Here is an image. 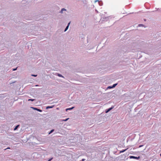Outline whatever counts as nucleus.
<instances>
[{
  "mask_svg": "<svg viewBox=\"0 0 161 161\" xmlns=\"http://www.w3.org/2000/svg\"><path fill=\"white\" fill-rule=\"evenodd\" d=\"M39 86L38 85H36V86Z\"/></svg>",
  "mask_w": 161,
  "mask_h": 161,
  "instance_id": "obj_27",
  "label": "nucleus"
},
{
  "mask_svg": "<svg viewBox=\"0 0 161 161\" xmlns=\"http://www.w3.org/2000/svg\"><path fill=\"white\" fill-rule=\"evenodd\" d=\"M31 76H34V77H36L37 76V75H34V74H32L31 75Z\"/></svg>",
  "mask_w": 161,
  "mask_h": 161,
  "instance_id": "obj_14",
  "label": "nucleus"
},
{
  "mask_svg": "<svg viewBox=\"0 0 161 161\" xmlns=\"http://www.w3.org/2000/svg\"><path fill=\"white\" fill-rule=\"evenodd\" d=\"M117 83L114 84L112 86V87L114 88V87H115V86L117 85Z\"/></svg>",
  "mask_w": 161,
  "mask_h": 161,
  "instance_id": "obj_11",
  "label": "nucleus"
},
{
  "mask_svg": "<svg viewBox=\"0 0 161 161\" xmlns=\"http://www.w3.org/2000/svg\"><path fill=\"white\" fill-rule=\"evenodd\" d=\"M68 119H69V118L66 119H64V120H63V121H66L67 120H68Z\"/></svg>",
  "mask_w": 161,
  "mask_h": 161,
  "instance_id": "obj_19",
  "label": "nucleus"
},
{
  "mask_svg": "<svg viewBox=\"0 0 161 161\" xmlns=\"http://www.w3.org/2000/svg\"><path fill=\"white\" fill-rule=\"evenodd\" d=\"M53 106H48L46 107V109H49V108H53Z\"/></svg>",
  "mask_w": 161,
  "mask_h": 161,
  "instance_id": "obj_10",
  "label": "nucleus"
},
{
  "mask_svg": "<svg viewBox=\"0 0 161 161\" xmlns=\"http://www.w3.org/2000/svg\"><path fill=\"white\" fill-rule=\"evenodd\" d=\"M143 145H140L139 146V148H140V147H142V146H143Z\"/></svg>",
  "mask_w": 161,
  "mask_h": 161,
  "instance_id": "obj_20",
  "label": "nucleus"
},
{
  "mask_svg": "<svg viewBox=\"0 0 161 161\" xmlns=\"http://www.w3.org/2000/svg\"><path fill=\"white\" fill-rule=\"evenodd\" d=\"M156 9H157V10H158L159 9V8H156Z\"/></svg>",
  "mask_w": 161,
  "mask_h": 161,
  "instance_id": "obj_28",
  "label": "nucleus"
},
{
  "mask_svg": "<svg viewBox=\"0 0 161 161\" xmlns=\"http://www.w3.org/2000/svg\"><path fill=\"white\" fill-rule=\"evenodd\" d=\"M85 160H86V159H85L83 158V159H82V160H81V161H85Z\"/></svg>",
  "mask_w": 161,
  "mask_h": 161,
  "instance_id": "obj_23",
  "label": "nucleus"
},
{
  "mask_svg": "<svg viewBox=\"0 0 161 161\" xmlns=\"http://www.w3.org/2000/svg\"><path fill=\"white\" fill-rule=\"evenodd\" d=\"M160 156H161V153L160 154Z\"/></svg>",
  "mask_w": 161,
  "mask_h": 161,
  "instance_id": "obj_30",
  "label": "nucleus"
},
{
  "mask_svg": "<svg viewBox=\"0 0 161 161\" xmlns=\"http://www.w3.org/2000/svg\"><path fill=\"white\" fill-rule=\"evenodd\" d=\"M96 12H97V13H98V12L97 11V10H96Z\"/></svg>",
  "mask_w": 161,
  "mask_h": 161,
  "instance_id": "obj_29",
  "label": "nucleus"
},
{
  "mask_svg": "<svg viewBox=\"0 0 161 161\" xmlns=\"http://www.w3.org/2000/svg\"><path fill=\"white\" fill-rule=\"evenodd\" d=\"M17 69V68H15V69H13V71H15V70H16V69Z\"/></svg>",
  "mask_w": 161,
  "mask_h": 161,
  "instance_id": "obj_21",
  "label": "nucleus"
},
{
  "mask_svg": "<svg viewBox=\"0 0 161 161\" xmlns=\"http://www.w3.org/2000/svg\"><path fill=\"white\" fill-rule=\"evenodd\" d=\"M68 110H70V108H68L66 109V110L67 111Z\"/></svg>",
  "mask_w": 161,
  "mask_h": 161,
  "instance_id": "obj_22",
  "label": "nucleus"
},
{
  "mask_svg": "<svg viewBox=\"0 0 161 161\" xmlns=\"http://www.w3.org/2000/svg\"><path fill=\"white\" fill-rule=\"evenodd\" d=\"M53 159V158H50L49 159L48 161H51V160Z\"/></svg>",
  "mask_w": 161,
  "mask_h": 161,
  "instance_id": "obj_18",
  "label": "nucleus"
},
{
  "mask_svg": "<svg viewBox=\"0 0 161 161\" xmlns=\"http://www.w3.org/2000/svg\"><path fill=\"white\" fill-rule=\"evenodd\" d=\"M144 25L143 24H139L138 25V26L139 27H140V26H143Z\"/></svg>",
  "mask_w": 161,
  "mask_h": 161,
  "instance_id": "obj_15",
  "label": "nucleus"
},
{
  "mask_svg": "<svg viewBox=\"0 0 161 161\" xmlns=\"http://www.w3.org/2000/svg\"><path fill=\"white\" fill-rule=\"evenodd\" d=\"M129 158L130 159L133 158L138 160L140 158V157L139 156L138 157H137L133 156H129Z\"/></svg>",
  "mask_w": 161,
  "mask_h": 161,
  "instance_id": "obj_1",
  "label": "nucleus"
},
{
  "mask_svg": "<svg viewBox=\"0 0 161 161\" xmlns=\"http://www.w3.org/2000/svg\"><path fill=\"white\" fill-rule=\"evenodd\" d=\"M100 2L99 0H96L95 2Z\"/></svg>",
  "mask_w": 161,
  "mask_h": 161,
  "instance_id": "obj_24",
  "label": "nucleus"
},
{
  "mask_svg": "<svg viewBox=\"0 0 161 161\" xmlns=\"http://www.w3.org/2000/svg\"><path fill=\"white\" fill-rule=\"evenodd\" d=\"M113 88L112 87V86H109L108 87V88L107 89H110V88Z\"/></svg>",
  "mask_w": 161,
  "mask_h": 161,
  "instance_id": "obj_17",
  "label": "nucleus"
},
{
  "mask_svg": "<svg viewBox=\"0 0 161 161\" xmlns=\"http://www.w3.org/2000/svg\"><path fill=\"white\" fill-rule=\"evenodd\" d=\"M28 100V101H33L35 100V99H29Z\"/></svg>",
  "mask_w": 161,
  "mask_h": 161,
  "instance_id": "obj_13",
  "label": "nucleus"
},
{
  "mask_svg": "<svg viewBox=\"0 0 161 161\" xmlns=\"http://www.w3.org/2000/svg\"><path fill=\"white\" fill-rule=\"evenodd\" d=\"M66 9L64 8H62L61 10L60 11L59 13H63L64 11H66Z\"/></svg>",
  "mask_w": 161,
  "mask_h": 161,
  "instance_id": "obj_5",
  "label": "nucleus"
},
{
  "mask_svg": "<svg viewBox=\"0 0 161 161\" xmlns=\"http://www.w3.org/2000/svg\"><path fill=\"white\" fill-rule=\"evenodd\" d=\"M74 108V107H71V110L72 109Z\"/></svg>",
  "mask_w": 161,
  "mask_h": 161,
  "instance_id": "obj_26",
  "label": "nucleus"
},
{
  "mask_svg": "<svg viewBox=\"0 0 161 161\" xmlns=\"http://www.w3.org/2000/svg\"><path fill=\"white\" fill-rule=\"evenodd\" d=\"M56 75L58 76L59 77H62V78H64V76H63L61 74H59L58 73H57L56 74Z\"/></svg>",
  "mask_w": 161,
  "mask_h": 161,
  "instance_id": "obj_6",
  "label": "nucleus"
},
{
  "mask_svg": "<svg viewBox=\"0 0 161 161\" xmlns=\"http://www.w3.org/2000/svg\"><path fill=\"white\" fill-rule=\"evenodd\" d=\"M127 149H128V148L127 149H125L122 150L121 151H120V153H123V152H125V151H126L127 150Z\"/></svg>",
  "mask_w": 161,
  "mask_h": 161,
  "instance_id": "obj_7",
  "label": "nucleus"
},
{
  "mask_svg": "<svg viewBox=\"0 0 161 161\" xmlns=\"http://www.w3.org/2000/svg\"><path fill=\"white\" fill-rule=\"evenodd\" d=\"M98 3H99V5L100 6H102L103 5V3L101 2H99Z\"/></svg>",
  "mask_w": 161,
  "mask_h": 161,
  "instance_id": "obj_8",
  "label": "nucleus"
},
{
  "mask_svg": "<svg viewBox=\"0 0 161 161\" xmlns=\"http://www.w3.org/2000/svg\"><path fill=\"white\" fill-rule=\"evenodd\" d=\"M33 155L34 156H35L36 155H37V154L36 153H33Z\"/></svg>",
  "mask_w": 161,
  "mask_h": 161,
  "instance_id": "obj_16",
  "label": "nucleus"
},
{
  "mask_svg": "<svg viewBox=\"0 0 161 161\" xmlns=\"http://www.w3.org/2000/svg\"><path fill=\"white\" fill-rule=\"evenodd\" d=\"M70 24V21L68 23L67 26L66 27V28H65V30L64 31V32L66 31L68 29L69 27V25Z\"/></svg>",
  "mask_w": 161,
  "mask_h": 161,
  "instance_id": "obj_4",
  "label": "nucleus"
},
{
  "mask_svg": "<svg viewBox=\"0 0 161 161\" xmlns=\"http://www.w3.org/2000/svg\"><path fill=\"white\" fill-rule=\"evenodd\" d=\"M10 147H8V148H7L6 149H5V150L6 149H10Z\"/></svg>",
  "mask_w": 161,
  "mask_h": 161,
  "instance_id": "obj_25",
  "label": "nucleus"
},
{
  "mask_svg": "<svg viewBox=\"0 0 161 161\" xmlns=\"http://www.w3.org/2000/svg\"><path fill=\"white\" fill-rule=\"evenodd\" d=\"M19 126V125H16L15 127L14 128V130H16L18 128V127Z\"/></svg>",
  "mask_w": 161,
  "mask_h": 161,
  "instance_id": "obj_9",
  "label": "nucleus"
},
{
  "mask_svg": "<svg viewBox=\"0 0 161 161\" xmlns=\"http://www.w3.org/2000/svg\"><path fill=\"white\" fill-rule=\"evenodd\" d=\"M114 107H111V108H110L107 109H106L105 110V113H108L109 111H110Z\"/></svg>",
  "mask_w": 161,
  "mask_h": 161,
  "instance_id": "obj_2",
  "label": "nucleus"
},
{
  "mask_svg": "<svg viewBox=\"0 0 161 161\" xmlns=\"http://www.w3.org/2000/svg\"><path fill=\"white\" fill-rule=\"evenodd\" d=\"M54 131V130L53 129V130H52L50 131V132L49 133V134H51V133H52L53 131Z\"/></svg>",
  "mask_w": 161,
  "mask_h": 161,
  "instance_id": "obj_12",
  "label": "nucleus"
},
{
  "mask_svg": "<svg viewBox=\"0 0 161 161\" xmlns=\"http://www.w3.org/2000/svg\"><path fill=\"white\" fill-rule=\"evenodd\" d=\"M31 108H33V109H34L35 110H37L39 112H42V110L38 108H34V107H31Z\"/></svg>",
  "mask_w": 161,
  "mask_h": 161,
  "instance_id": "obj_3",
  "label": "nucleus"
}]
</instances>
